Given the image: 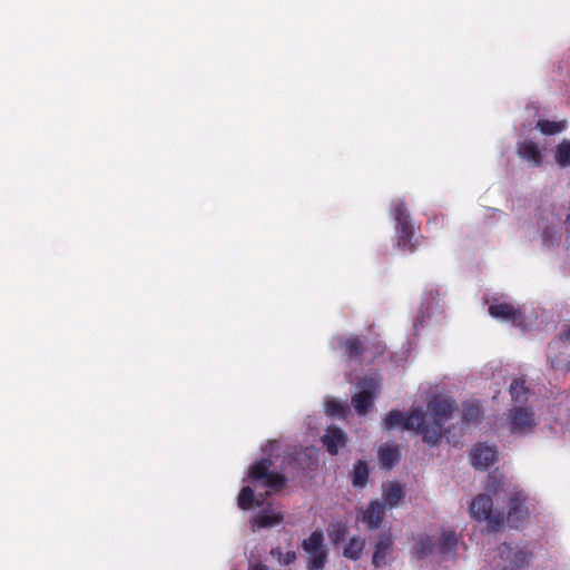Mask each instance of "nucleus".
<instances>
[{"label":"nucleus","mask_w":570,"mask_h":570,"mask_svg":"<svg viewBox=\"0 0 570 570\" xmlns=\"http://www.w3.org/2000/svg\"><path fill=\"white\" fill-rule=\"evenodd\" d=\"M456 410V403L451 397L436 395L428 403V413L431 421H428L426 414L423 412V424L421 435L423 442L430 445H438L443 435L444 423L451 419Z\"/></svg>","instance_id":"f257e3e1"},{"label":"nucleus","mask_w":570,"mask_h":570,"mask_svg":"<svg viewBox=\"0 0 570 570\" xmlns=\"http://www.w3.org/2000/svg\"><path fill=\"white\" fill-rule=\"evenodd\" d=\"M391 215L395 222L396 245L403 250H413L414 228L403 199L392 202Z\"/></svg>","instance_id":"f03ea898"},{"label":"nucleus","mask_w":570,"mask_h":570,"mask_svg":"<svg viewBox=\"0 0 570 570\" xmlns=\"http://www.w3.org/2000/svg\"><path fill=\"white\" fill-rule=\"evenodd\" d=\"M470 515L476 521H487L492 531L503 528L504 515L502 512H493V500L489 494H479L470 504Z\"/></svg>","instance_id":"7ed1b4c3"},{"label":"nucleus","mask_w":570,"mask_h":570,"mask_svg":"<svg viewBox=\"0 0 570 570\" xmlns=\"http://www.w3.org/2000/svg\"><path fill=\"white\" fill-rule=\"evenodd\" d=\"M423 424V411L421 407L412 410L407 415L399 410H391L383 419L382 426L385 431H391L395 428H402L409 431H415L421 434Z\"/></svg>","instance_id":"20e7f679"},{"label":"nucleus","mask_w":570,"mask_h":570,"mask_svg":"<svg viewBox=\"0 0 570 570\" xmlns=\"http://www.w3.org/2000/svg\"><path fill=\"white\" fill-rule=\"evenodd\" d=\"M360 391L352 396V404L360 415H365L374 405L380 382L373 376L361 377L357 382Z\"/></svg>","instance_id":"39448f33"},{"label":"nucleus","mask_w":570,"mask_h":570,"mask_svg":"<svg viewBox=\"0 0 570 570\" xmlns=\"http://www.w3.org/2000/svg\"><path fill=\"white\" fill-rule=\"evenodd\" d=\"M272 461L269 459H261L250 465L248 478L252 481H261L263 485L274 491L282 490L286 484V478L277 472L269 471Z\"/></svg>","instance_id":"423d86ee"},{"label":"nucleus","mask_w":570,"mask_h":570,"mask_svg":"<svg viewBox=\"0 0 570 570\" xmlns=\"http://www.w3.org/2000/svg\"><path fill=\"white\" fill-rule=\"evenodd\" d=\"M498 567H501V570H519L529 562L531 554L518 547L502 543L498 547Z\"/></svg>","instance_id":"0eeeda50"},{"label":"nucleus","mask_w":570,"mask_h":570,"mask_svg":"<svg viewBox=\"0 0 570 570\" xmlns=\"http://www.w3.org/2000/svg\"><path fill=\"white\" fill-rule=\"evenodd\" d=\"M528 497L523 491L515 492L509 500L507 521L510 528L520 529L529 517Z\"/></svg>","instance_id":"6e6552de"},{"label":"nucleus","mask_w":570,"mask_h":570,"mask_svg":"<svg viewBox=\"0 0 570 570\" xmlns=\"http://www.w3.org/2000/svg\"><path fill=\"white\" fill-rule=\"evenodd\" d=\"M512 433L525 434L532 431L535 425L534 413L530 407H513L508 415Z\"/></svg>","instance_id":"1a4fd4ad"},{"label":"nucleus","mask_w":570,"mask_h":570,"mask_svg":"<svg viewBox=\"0 0 570 570\" xmlns=\"http://www.w3.org/2000/svg\"><path fill=\"white\" fill-rule=\"evenodd\" d=\"M489 314L498 320L510 322L513 325H522L521 309L510 303H497L489 306Z\"/></svg>","instance_id":"9d476101"},{"label":"nucleus","mask_w":570,"mask_h":570,"mask_svg":"<svg viewBox=\"0 0 570 570\" xmlns=\"http://www.w3.org/2000/svg\"><path fill=\"white\" fill-rule=\"evenodd\" d=\"M497 460V450L484 443L476 444L471 451V463L478 470H487Z\"/></svg>","instance_id":"9b49d317"},{"label":"nucleus","mask_w":570,"mask_h":570,"mask_svg":"<svg viewBox=\"0 0 570 570\" xmlns=\"http://www.w3.org/2000/svg\"><path fill=\"white\" fill-rule=\"evenodd\" d=\"M385 515V507L379 500H371L362 513V522L368 530H376L381 527Z\"/></svg>","instance_id":"f8f14e48"},{"label":"nucleus","mask_w":570,"mask_h":570,"mask_svg":"<svg viewBox=\"0 0 570 570\" xmlns=\"http://www.w3.org/2000/svg\"><path fill=\"white\" fill-rule=\"evenodd\" d=\"M393 551V539L390 533H382L372 556V564L380 569L386 564V557Z\"/></svg>","instance_id":"ddd939ff"},{"label":"nucleus","mask_w":570,"mask_h":570,"mask_svg":"<svg viewBox=\"0 0 570 570\" xmlns=\"http://www.w3.org/2000/svg\"><path fill=\"white\" fill-rule=\"evenodd\" d=\"M346 441L344 432L335 425L328 426L322 438V442L331 455H336L338 449L346 445Z\"/></svg>","instance_id":"4468645a"},{"label":"nucleus","mask_w":570,"mask_h":570,"mask_svg":"<svg viewBox=\"0 0 570 570\" xmlns=\"http://www.w3.org/2000/svg\"><path fill=\"white\" fill-rule=\"evenodd\" d=\"M340 347L350 362L360 361L365 352L363 341L357 335H350L340 341Z\"/></svg>","instance_id":"2eb2a0df"},{"label":"nucleus","mask_w":570,"mask_h":570,"mask_svg":"<svg viewBox=\"0 0 570 570\" xmlns=\"http://www.w3.org/2000/svg\"><path fill=\"white\" fill-rule=\"evenodd\" d=\"M405 498L403 487L396 482H391L383 488V502L385 509L397 507Z\"/></svg>","instance_id":"dca6fc26"},{"label":"nucleus","mask_w":570,"mask_h":570,"mask_svg":"<svg viewBox=\"0 0 570 570\" xmlns=\"http://www.w3.org/2000/svg\"><path fill=\"white\" fill-rule=\"evenodd\" d=\"M283 519L284 517L281 512L265 509L252 518V528L255 530L275 527L282 523Z\"/></svg>","instance_id":"f3484780"},{"label":"nucleus","mask_w":570,"mask_h":570,"mask_svg":"<svg viewBox=\"0 0 570 570\" xmlns=\"http://www.w3.org/2000/svg\"><path fill=\"white\" fill-rule=\"evenodd\" d=\"M458 547L456 533L452 530L443 531L439 538L438 550L442 557H453Z\"/></svg>","instance_id":"a211bd4d"},{"label":"nucleus","mask_w":570,"mask_h":570,"mask_svg":"<svg viewBox=\"0 0 570 570\" xmlns=\"http://www.w3.org/2000/svg\"><path fill=\"white\" fill-rule=\"evenodd\" d=\"M370 476L368 464L365 460H358L351 472V481L354 488L363 489Z\"/></svg>","instance_id":"6ab92c4d"},{"label":"nucleus","mask_w":570,"mask_h":570,"mask_svg":"<svg viewBox=\"0 0 570 570\" xmlns=\"http://www.w3.org/2000/svg\"><path fill=\"white\" fill-rule=\"evenodd\" d=\"M400 451L397 446L381 445L379 449V459L381 465L385 469H392L400 461Z\"/></svg>","instance_id":"aec40b11"},{"label":"nucleus","mask_w":570,"mask_h":570,"mask_svg":"<svg viewBox=\"0 0 570 570\" xmlns=\"http://www.w3.org/2000/svg\"><path fill=\"white\" fill-rule=\"evenodd\" d=\"M434 547L435 543L431 535H420L412 548V553L416 559L422 560L433 553Z\"/></svg>","instance_id":"412c9836"},{"label":"nucleus","mask_w":570,"mask_h":570,"mask_svg":"<svg viewBox=\"0 0 570 570\" xmlns=\"http://www.w3.org/2000/svg\"><path fill=\"white\" fill-rule=\"evenodd\" d=\"M483 416L482 407L478 402H464L462 409V421L465 424H478Z\"/></svg>","instance_id":"4be33fe9"},{"label":"nucleus","mask_w":570,"mask_h":570,"mask_svg":"<svg viewBox=\"0 0 570 570\" xmlns=\"http://www.w3.org/2000/svg\"><path fill=\"white\" fill-rule=\"evenodd\" d=\"M364 548V539L352 537L343 549V556L348 560L356 561L362 557Z\"/></svg>","instance_id":"5701e85b"},{"label":"nucleus","mask_w":570,"mask_h":570,"mask_svg":"<svg viewBox=\"0 0 570 570\" xmlns=\"http://www.w3.org/2000/svg\"><path fill=\"white\" fill-rule=\"evenodd\" d=\"M519 154L527 160L533 161L535 165H540L542 161V155L538 145L532 140H524L519 147Z\"/></svg>","instance_id":"b1692460"},{"label":"nucleus","mask_w":570,"mask_h":570,"mask_svg":"<svg viewBox=\"0 0 570 570\" xmlns=\"http://www.w3.org/2000/svg\"><path fill=\"white\" fill-rule=\"evenodd\" d=\"M347 534H348V527L345 522L336 521V522L330 523L328 529H327V535H328L330 541L334 546H337L341 542L345 541Z\"/></svg>","instance_id":"393cba45"},{"label":"nucleus","mask_w":570,"mask_h":570,"mask_svg":"<svg viewBox=\"0 0 570 570\" xmlns=\"http://www.w3.org/2000/svg\"><path fill=\"white\" fill-rule=\"evenodd\" d=\"M307 553V560H306V568L307 570H323L325 568V564L328 560V551L327 549L314 551V552H306Z\"/></svg>","instance_id":"a878e982"},{"label":"nucleus","mask_w":570,"mask_h":570,"mask_svg":"<svg viewBox=\"0 0 570 570\" xmlns=\"http://www.w3.org/2000/svg\"><path fill=\"white\" fill-rule=\"evenodd\" d=\"M302 548L305 552H314L326 549L324 546V535L321 531H313L308 538L302 542Z\"/></svg>","instance_id":"bb28decb"},{"label":"nucleus","mask_w":570,"mask_h":570,"mask_svg":"<svg viewBox=\"0 0 570 570\" xmlns=\"http://www.w3.org/2000/svg\"><path fill=\"white\" fill-rule=\"evenodd\" d=\"M556 163L561 167L570 166V141L568 139L561 140L554 153Z\"/></svg>","instance_id":"cd10ccee"},{"label":"nucleus","mask_w":570,"mask_h":570,"mask_svg":"<svg viewBox=\"0 0 570 570\" xmlns=\"http://www.w3.org/2000/svg\"><path fill=\"white\" fill-rule=\"evenodd\" d=\"M529 389L522 379H514L510 384V394L514 402L520 403L527 400Z\"/></svg>","instance_id":"c85d7f7f"},{"label":"nucleus","mask_w":570,"mask_h":570,"mask_svg":"<svg viewBox=\"0 0 570 570\" xmlns=\"http://www.w3.org/2000/svg\"><path fill=\"white\" fill-rule=\"evenodd\" d=\"M255 502L257 505L263 503L262 501L255 500V493L250 487H244L238 494V507L242 510H248L254 505Z\"/></svg>","instance_id":"c756f323"},{"label":"nucleus","mask_w":570,"mask_h":570,"mask_svg":"<svg viewBox=\"0 0 570 570\" xmlns=\"http://www.w3.org/2000/svg\"><path fill=\"white\" fill-rule=\"evenodd\" d=\"M537 128L544 135H556L566 128V121L539 120Z\"/></svg>","instance_id":"7c9ffc66"},{"label":"nucleus","mask_w":570,"mask_h":570,"mask_svg":"<svg viewBox=\"0 0 570 570\" xmlns=\"http://www.w3.org/2000/svg\"><path fill=\"white\" fill-rule=\"evenodd\" d=\"M325 411L330 416L344 417L346 414V407L334 399L326 401Z\"/></svg>","instance_id":"2f4dec72"},{"label":"nucleus","mask_w":570,"mask_h":570,"mask_svg":"<svg viewBox=\"0 0 570 570\" xmlns=\"http://www.w3.org/2000/svg\"><path fill=\"white\" fill-rule=\"evenodd\" d=\"M271 554L284 566H288L296 560V553L294 551L283 552L281 548L272 549Z\"/></svg>","instance_id":"473e14b6"},{"label":"nucleus","mask_w":570,"mask_h":570,"mask_svg":"<svg viewBox=\"0 0 570 570\" xmlns=\"http://www.w3.org/2000/svg\"><path fill=\"white\" fill-rule=\"evenodd\" d=\"M559 338L562 341V342H570V326L568 325H564L560 333H559Z\"/></svg>","instance_id":"72a5a7b5"},{"label":"nucleus","mask_w":570,"mask_h":570,"mask_svg":"<svg viewBox=\"0 0 570 570\" xmlns=\"http://www.w3.org/2000/svg\"><path fill=\"white\" fill-rule=\"evenodd\" d=\"M248 570H268V567L262 562H258L256 564L250 566Z\"/></svg>","instance_id":"f704fd0d"}]
</instances>
